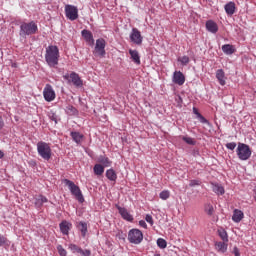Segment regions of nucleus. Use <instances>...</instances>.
<instances>
[{"mask_svg": "<svg viewBox=\"0 0 256 256\" xmlns=\"http://www.w3.org/2000/svg\"><path fill=\"white\" fill-rule=\"evenodd\" d=\"M130 41L134 43V45H142L143 44V36L141 35V31L137 28H132L130 33Z\"/></svg>", "mask_w": 256, "mask_h": 256, "instance_id": "9d476101", "label": "nucleus"}, {"mask_svg": "<svg viewBox=\"0 0 256 256\" xmlns=\"http://www.w3.org/2000/svg\"><path fill=\"white\" fill-rule=\"evenodd\" d=\"M222 51L225 55H233V53H235V47L231 44H224L222 46Z\"/></svg>", "mask_w": 256, "mask_h": 256, "instance_id": "b1692460", "label": "nucleus"}, {"mask_svg": "<svg viewBox=\"0 0 256 256\" xmlns=\"http://www.w3.org/2000/svg\"><path fill=\"white\" fill-rule=\"evenodd\" d=\"M157 246L160 249H166L167 248V241L163 238H158L157 239Z\"/></svg>", "mask_w": 256, "mask_h": 256, "instance_id": "473e14b6", "label": "nucleus"}, {"mask_svg": "<svg viewBox=\"0 0 256 256\" xmlns=\"http://www.w3.org/2000/svg\"><path fill=\"white\" fill-rule=\"evenodd\" d=\"M70 137L75 143H77V145H81V143L83 142V137L85 136L80 132H71Z\"/></svg>", "mask_w": 256, "mask_h": 256, "instance_id": "aec40b11", "label": "nucleus"}, {"mask_svg": "<svg viewBox=\"0 0 256 256\" xmlns=\"http://www.w3.org/2000/svg\"><path fill=\"white\" fill-rule=\"evenodd\" d=\"M69 77L74 87H83V80H81V77H79V74L72 72L70 73Z\"/></svg>", "mask_w": 256, "mask_h": 256, "instance_id": "4468645a", "label": "nucleus"}, {"mask_svg": "<svg viewBox=\"0 0 256 256\" xmlns=\"http://www.w3.org/2000/svg\"><path fill=\"white\" fill-rule=\"evenodd\" d=\"M197 119H199L200 123H203L204 125H210L208 120L201 114H198Z\"/></svg>", "mask_w": 256, "mask_h": 256, "instance_id": "e433bc0d", "label": "nucleus"}, {"mask_svg": "<svg viewBox=\"0 0 256 256\" xmlns=\"http://www.w3.org/2000/svg\"><path fill=\"white\" fill-rule=\"evenodd\" d=\"M79 254L82 255V256H91V250H88V249L83 250L82 248H80V253Z\"/></svg>", "mask_w": 256, "mask_h": 256, "instance_id": "ea45409f", "label": "nucleus"}, {"mask_svg": "<svg viewBox=\"0 0 256 256\" xmlns=\"http://www.w3.org/2000/svg\"><path fill=\"white\" fill-rule=\"evenodd\" d=\"M172 81L176 85H184V83H185V75H183L181 71H175L173 73Z\"/></svg>", "mask_w": 256, "mask_h": 256, "instance_id": "f8f14e48", "label": "nucleus"}, {"mask_svg": "<svg viewBox=\"0 0 256 256\" xmlns=\"http://www.w3.org/2000/svg\"><path fill=\"white\" fill-rule=\"evenodd\" d=\"M59 48L55 45H50L46 48L45 61L48 66L55 68L59 65Z\"/></svg>", "mask_w": 256, "mask_h": 256, "instance_id": "f257e3e1", "label": "nucleus"}, {"mask_svg": "<svg viewBox=\"0 0 256 256\" xmlns=\"http://www.w3.org/2000/svg\"><path fill=\"white\" fill-rule=\"evenodd\" d=\"M243 217H245L243 211L235 209L233 211L232 221H234V223H241V221H243Z\"/></svg>", "mask_w": 256, "mask_h": 256, "instance_id": "f3484780", "label": "nucleus"}, {"mask_svg": "<svg viewBox=\"0 0 256 256\" xmlns=\"http://www.w3.org/2000/svg\"><path fill=\"white\" fill-rule=\"evenodd\" d=\"M60 231L63 235H69V231L73 228V224L67 220H63L60 224Z\"/></svg>", "mask_w": 256, "mask_h": 256, "instance_id": "ddd939ff", "label": "nucleus"}, {"mask_svg": "<svg viewBox=\"0 0 256 256\" xmlns=\"http://www.w3.org/2000/svg\"><path fill=\"white\" fill-rule=\"evenodd\" d=\"M65 185H67L70 193L79 201V203H84L85 198L83 197V193L81 192V188L75 184V182L65 179L64 180Z\"/></svg>", "mask_w": 256, "mask_h": 256, "instance_id": "39448f33", "label": "nucleus"}, {"mask_svg": "<svg viewBox=\"0 0 256 256\" xmlns=\"http://www.w3.org/2000/svg\"><path fill=\"white\" fill-rule=\"evenodd\" d=\"M57 251L60 256H67V250H65L62 245L57 246Z\"/></svg>", "mask_w": 256, "mask_h": 256, "instance_id": "c9c22d12", "label": "nucleus"}, {"mask_svg": "<svg viewBox=\"0 0 256 256\" xmlns=\"http://www.w3.org/2000/svg\"><path fill=\"white\" fill-rule=\"evenodd\" d=\"M49 119H51V121H54V123H57V121H59V117L54 112L49 113Z\"/></svg>", "mask_w": 256, "mask_h": 256, "instance_id": "4c0bfd02", "label": "nucleus"}, {"mask_svg": "<svg viewBox=\"0 0 256 256\" xmlns=\"http://www.w3.org/2000/svg\"><path fill=\"white\" fill-rule=\"evenodd\" d=\"M39 31L37 23L35 21L31 22H22L20 24V32L19 35L23 39H26L29 35H35Z\"/></svg>", "mask_w": 256, "mask_h": 256, "instance_id": "f03ea898", "label": "nucleus"}, {"mask_svg": "<svg viewBox=\"0 0 256 256\" xmlns=\"http://www.w3.org/2000/svg\"><path fill=\"white\" fill-rule=\"evenodd\" d=\"M216 79H218L220 85H225V71L223 69L216 71Z\"/></svg>", "mask_w": 256, "mask_h": 256, "instance_id": "5701e85b", "label": "nucleus"}, {"mask_svg": "<svg viewBox=\"0 0 256 256\" xmlns=\"http://www.w3.org/2000/svg\"><path fill=\"white\" fill-rule=\"evenodd\" d=\"M224 9L226 11V14L229 15L230 17L232 15H235V2H228L225 6Z\"/></svg>", "mask_w": 256, "mask_h": 256, "instance_id": "4be33fe9", "label": "nucleus"}, {"mask_svg": "<svg viewBox=\"0 0 256 256\" xmlns=\"http://www.w3.org/2000/svg\"><path fill=\"white\" fill-rule=\"evenodd\" d=\"M116 209H118V213L119 215H121L122 219H124V221H128L129 223H133V215H131V213H129V210H127V208L125 207H121L119 206V204H116Z\"/></svg>", "mask_w": 256, "mask_h": 256, "instance_id": "9b49d317", "label": "nucleus"}, {"mask_svg": "<svg viewBox=\"0 0 256 256\" xmlns=\"http://www.w3.org/2000/svg\"><path fill=\"white\" fill-rule=\"evenodd\" d=\"M93 172L94 174H96L98 177H101V175H103V173H105V166L101 165V164H96L93 167Z\"/></svg>", "mask_w": 256, "mask_h": 256, "instance_id": "393cba45", "label": "nucleus"}, {"mask_svg": "<svg viewBox=\"0 0 256 256\" xmlns=\"http://www.w3.org/2000/svg\"><path fill=\"white\" fill-rule=\"evenodd\" d=\"M145 221H146L147 223H149L150 225H153V223H154V221H153V216H151L150 214H147V215L145 216Z\"/></svg>", "mask_w": 256, "mask_h": 256, "instance_id": "a19ab883", "label": "nucleus"}, {"mask_svg": "<svg viewBox=\"0 0 256 256\" xmlns=\"http://www.w3.org/2000/svg\"><path fill=\"white\" fill-rule=\"evenodd\" d=\"M189 185L191 187H197V186L201 185V181H199V180H191Z\"/></svg>", "mask_w": 256, "mask_h": 256, "instance_id": "79ce46f5", "label": "nucleus"}, {"mask_svg": "<svg viewBox=\"0 0 256 256\" xmlns=\"http://www.w3.org/2000/svg\"><path fill=\"white\" fill-rule=\"evenodd\" d=\"M219 237L222 239V241L226 242L229 241V236L227 235V231L221 229L218 230Z\"/></svg>", "mask_w": 256, "mask_h": 256, "instance_id": "7c9ffc66", "label": "nucleus"}, {"mask_svg": "<svg viewBox=\"0 0 256 256\" xmlns=\"http://www.w3.org/2000/svg\"><path fill=\"white\" fill-rule=\"evenodd\" d=\"M206 29L209 31V33H217L219 31V26H217V23L213 20L206 21Z\"/></svg>", "mask_w": 256, "mask_h": 256, "instance_id": "a211bd4d", "label": "nucleus"}, {"mask_svg": "<svg viewBox=\"0 0 256 256\" xmlns=\"http://www.w3.org/2000/svg\"><path fill=\"white\" fill-rule=\"evenodd\" d=\"M213 193L216 195H225V188L221 184L211 183Z\"/></svg>", "mask_w": 256, "mask_h": 256, "instance_id": "6ab92c4d", "label": "nucleus"}, {"mask_svg": "<svg viewBox=\"0 0 256 256\" xmlns=\"http://www.w3.org/2000/svg\"><path fill=\"white\" fill-rule=\"evenodd\" d=\"M81 35L83 39H85L86 43H90V45H94L95 39L93 38V33H91V31L84 29L81 31Z\"/></svg>", "mask_w": 256, "mask_h": 256, "instance_id": "2eb2a0df", "label": "nucleus"}, {"mask_svg": "<svg viewBox=\"0 0 256 256\" xmlns=\"http://www.w3.org/2000/svg\"><path fill=\"white\" fill-rule=\"evenodd\" d=\"M43 97L48 103H51V101H55V90H53V86H51V84H46V86L44 87Z\"/></svg>", "mask_w": 256, "mask_h": 256, "instance_id": "1a4fd4ad", "label": "nucleus"}, {"mask_svg": "<svg viewBox=\"0 0 256 256\" xmlns=\"http://www.w3.org/2000/svg\"><path fill=\"white\" fill-rule=\"evenodd\" d=\"M107 46V42L103 38H99L96 40V45L94 48V55L96 57H105V47Z\"/></svg>", "mask_w": 256, "mask_h": 256, "instance_id": "6e6552de", "label": "nucleus"}, {"mask_svg": "<svg viewBox=\"0 0 256 256\" xmlns=\"http://www.w3.org/2000/svg\"><path fill=\"white\" fill-rule=\"evenodd\" d=\"M235 256H241V253L239 252V248L234 247L233 248V252H232Z\"/></svg>", "mask_w": 256, "mask_h": 256, "instance_id": "de8ad7c7", "label": "nucleus"}, {"mask_svg": "<svg viewBox=\"0 0 256 256\" xmlns=\"http://www.w3.org/2000/svg\"><path fill=\"white\" fill-rule=\"evenodd\" d=\"M106 177L109 181H117V172L110 168L106 171Z\"/></svg>", "mask_w": 256, "mask_h": 256, "instance_id": "bb28decb", "label": "nucleus"}, {"mask_svg": "<svg viewBox=\"0 0 256 256\" xmlns=\"http://www.w3.org/2000/svg\"><path fill=\"white\" fill-rule=\"evenodd\" d=\"M139 225L140 227H143V229H147V222H145V220H140Z\"/></svg>", "mask_w": 256, "mask_h": 256, "instance_id": "49530a36", "label": "nucleus"}, {"mask_svg": "<svg viewBox=\"0 0 256 256\" xmlns=\"http://www.w3.org/2000/svg\"><path fill=\"white\" fill-rule=\"evenodd\" d=\"M129 55L133 63H135L136 65H141V56L139 55V51L130 49Z\"/></svg>", "mask_w": 256, "mask_h": 256, "instance_id": "dca6fc26", "label": "nucleus"}, {"mask_svg": "<svg viewBox=\"0 0 256 256\" xmlns=\"http://www.w3.org/2000/svg\"><path fill=\"white\" fill-rule=\"evenodd\" d=\"M127 240L132 245H141L143 243V232L137 228H132L128 231Z\"/></svg>", "mask_w": 256, "mask_h": 256, "instance_id": "423d86ee", "label": "nucleus"}, {"mask_svg": "<svg viewBox=\"0 0 256 256\" xmlns=\"http://www.w3.org/2000/svg\"><path fill=\"white\" fill-rule=\"evenodd\" d=\"M98 163H100L102 167H111V165L113 164V162L110 161L109 157L104 155H100L98 157Z\"/></svg>", "mask_w": 256, "mask_h": 256, "instance_id": "412c9836", "label": "nucleus"}, {"mask_svg": "<svg viewBox=\"0 0 256 256\" xmlns=\"http://www.w3.org/2000/svg\"><path fill=\"white\" fill-rule=\"evenodd\" d=\"M215 247L219 253H226L227 252V243L225 242H216Z\"/></svg>", "mask_w": 256, "mask_h": 256, "instance_id": "cd10ccee", "label": "nucleus"}, {"mask_svg": "<svg viewBox=\"0 0 256 256\" xmlns=\"http://www.w3.org/2000/svg\"><path fill=\"white\" fill-rule=\"evenodd\" d=\"M159 197L162 199V201H167V199L171 197V192H169V190H163L160 192Z\"/></svg>", "mask_w": 256, "mask_h": 256, "instance_id": "c756f323", "label": "nucleus"}, {"mask_svg": "<svg viewBox=\"0 0 256 256\" xmlns=\"http://www.w3.org/2000/svg\"><path fill=\"white\" fill-rule=\"evenodd\" d=\"M5 237L3 235H0V247H2V245H5Z\"/></svg>", "mask_w": 256, "mask_h": 256, "instance_id": "09e8293b", "label": "nucleus"}, {"mask_svg": "<svg viewBox=\"0 0 256 256\" xmlns=\"http://www.w3.org/2000/svg\"><path fill=\"white\" fill-rule=\"evenodd\" d=\"M182 141H185L187 145H197V141L195 139L188 137V136H182L181 137Z\"/></svg>", "mask_w": 256, "mask_h": 256, "instance_id": "2f4dec72", "label": "nucleus"}, {"mask_svg": "<svg viewBox=\"0 0 256 256\" xmlns=\"http://www.w3.org/2000/svg\"><path fill=\"white\" fill-rule=\"evenodd\" d=\"M37 147V153L39 157L44 159V161H49L51 159L52 150H51V144L43 141H39L36 144Z\"/></svg>", "mask_w": 256, "mask_h": 256, "instance_id": "7ed1b4c3", "label": "nucleus"}, {"mask_svg": "<svg viewBox=\"0 0 256 256\" xmlns=\"http://www.w3.org/2000/svg\"><path fill=\"white\" fill-rule=\"evenodd\" d=\"M235 147H237V143L235 142H229L226 144V149H229L230 151H234Z\"/></svg>", "mask_w": 256, "mask_h": 256, "instance_id": "58836bf2", "label": "nucleus"}, {"mask_svg": "<svg viewBox=\"0 0 256 256\" xmlns=\"http://www.w3.org/2000/svg\"><path fill=\"white\" fill-rule=\"evenodd\" d=\"M3 157H5V153H3V152L0 150V159H3Z\"/></svg>", "mask_w": 256, "mask_h": 256, "instance_id": "603ef678", "label": "nucleus"}, {"mask_svg": "<svg viewBox=\"0 0 256 256\" xmlns=\"http://www.w3.org/2000/svg\"><path fill=\"white\" fill-rule=\"evenodd\" d=\"M79 225H80V232H81V235L82 237H86L87 236V222H79Z\"/></svg>", "mask_w": 256, "mask_h": 256, "instance_id": "c85d7f7f", "label": "nucleus"}, {"mask_svg": "<svg viewBox=\"0 0 256 256\" xmlns=\"http://www.w3.org/2000/svg\"><path fill=\"white\" fill-rule=\"evenodd\" d=\"M236 155L240 161H248V159H251L252 155L251 147L245 143H238Z\"/></svg>", "mask_w": 256, "mask_h": 256, "instance_id": "20e7f679", "label": "nucleus"}, {"mask_svg": "<svg viewBox=\"0 0 256 256\" xmlns=\"http://www.w3.org/2000/svg\"><path fill=\"white\" fill-rule=\"evenodd\" d=\"M193 113L197 116V118L199 117V115H201V113H199V110H197V108L195 107L193 108Z\"/></svg>", "mask_w": 256, "mask_h": 256, "instance_id": "8fccbe9b", "label": "nucleus"}, {"mask_svg": "<svg viewBox=\"0 0 256 256\" xmlns=\"http://www.w3.org/2000/svg\"><path fill=\"white\" fill-rule=\"evenodd\" d=\"M67 111L72 113V115H75V113H77V109L71 105L67 107Z\"/></svg>", "mask_w": 256, "mask_h": 256, "instance_id": "c03bdc74", "label": "nucleus"}, {"mask_svg": "<svg viewBox=\"0 0 256 256\" xmlns=\"http://www.w3.org/2000/svg\"><path fill=\"white\" fill-rule=\"evenodd\" d=\"M68 249H70V251L72 253H80L81 252V247L77 246V244H69Z\"/></svg>", "mask_w": 256, "mask_h": 256, "instance_id": "72a5a7b5", "label": "nucleus"}, {"mask_svg": "<svg viewBox=\"0 0 256 256\" xmlns=\"http://www.w3.org/2000/svg\"><path fill=\"white\" fill-rule=\"evenodd\" d=\"M29 165H31V167H35L37 165V162H35V160H30Z\"/></svg>", "mask_w": 256, "mask_h": 256, "instance_id": "3c124183", "label": "nucleus"}, {"mask_svg": "<svg viewBox=\"0 0 256 256\" xmlns=\"http://www.w3.org/2000/svg\"><path fill=\"white\" fill-rule=\"evenodd\" d=\"M5 127V121L3 120V116L0 115V131Z\"/></svg>", "mask_w": 256, "mask_h": 256, "instance_id": "a18cd8bd", "label": "nucleus"}, {"mask_svg": "<svg viewBox=\"0 0 256 256\" xmlns=\"http://www.w3.org/2000/svg\"><path fill=\"white\" fill-rule=\"evenodd\" d=\"M213 211H214V209H213V206H212V205H208V206L206 207V213H207L208 215H213Z\"/></svg>", "mask_w": 256, "mask_h": 256, "instance_id": "37998d69", "label": "nucleus"}, {"mask_svg": "<svg viewBox=\"0 0 256 256\" xmlns=\"http://www.w3.org/2000/svg\"><path fill=\"white\" fill-rule=\"evenodd\" d=\"M49 199L43 195H39L37 198H35V205L36 207H43V203H47Z\"/></svg>", "mask_w": 256, "mask_h": 256, "instance_id": "a878e982", "label": "nucleus"}, {"mask_svg": "<svg viewBox=\"0 0 256 256\" xmlns=\"http://www.w3.org/2000/svg\"><path fill=\"white\" fill-rule=\"evenodd\" d=\"M65 16L69 21H77V19H79V9L77 6L67 4L65 6Z\"/></svg>", "mask_w": 256, "mask_h": 256, "instance_id": "0eeeda50", "label": "nucleus"}, {"mask_svg": "<svg viewBox=\"0 0 256 256\" xmlns=\"http://www.w3.org/2000/svg\"><path fill=\"white\" fill-rule=\"evenodd\" d=\"M179 63H181V65H189V57L188 56H182L180 58H178Z\"/></svg>", "mask_w": 256, "mask_h": 256, "instance_id": "f704fd0d", "label": "nucleus"}]
</instances>
